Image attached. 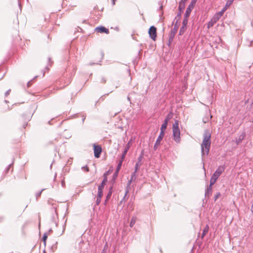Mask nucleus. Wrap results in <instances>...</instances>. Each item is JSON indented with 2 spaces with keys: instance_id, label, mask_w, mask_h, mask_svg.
Instances as JSON below:
<instances>
[{
  "instance_id": "nucleus-1",
  "label": "nucleus",
  "mask_w": 253,
  "mask_h": 253,
  "mask_svg": "<svg viewBox=\"0 0 253 253\" xmlns=\"http://www.w3.org/2000/svg\"><path fill=\"white\" fill-rule=\"evenodd\" d=\"M211 133L207 131L205 133L204 139L201 145L203 154L207 155L209 152L211 146Z\"/></svg>"
},
{
  "instance_id": "nucleus-2",
  "label": "nucleus",
  "mask_w": 253,
  "mask_h": 253,
  "mask_svg": "<svg viewBox=\"0 0 253 253\" xmlns=\"http://www.w3.org/2000/svg\"><path fill=\"white\" fill-rule=\"evenodd\" d=\"M172 136L173 140L176 143L180 142V131L178 126V122L177 120L175 121L174 123L172 125Z\"/></svg>"
},
{
  "instance_id": "nucleus-3",
  "label": "nucleus",
  "mask_w": 253,
  "mask_h": 253,
  "mask_svg": "<svg viewBox=\"0 0 253 253\" xmlns=\"http://www.w3.org/2000/svg\"><path fill=\"white\" fill-rule=\"evenodd\" d=\"M148 34L150 38L154 41H155L157 39V28L152 26H151L148 31Z\"/></svg>"
},
{
  "instance_id": "nucleus-4",
  "label": "nucleus",
  "mask_w": 253,
  "mask_h": 253,
  "mask_svg": "<svg viewBox=\"0 0 253 253\" xmlns=\"http://www.w3.org/2000/svg\"><path fill=\"white\" fill-rule=\"evenodd\" d=\"M94 156L96 158L100 157L102 149L101 146L94 144L93 145Z\"/></svg>"
},
{
  "instance_id": "nucleus-5",
  "label": "nucleus",
  "mask_w": 253,
  "mask_h": 253,
  "mask_svg": "<svg viewBox=\"0 0 253 253\" xmlns=\"http://www.w3.org/2000/svg\"><path fill=\"white\" fill-rule=\"evenodd\" d=\"M197 0H192L190 4L189 5L188 7H187L185 13L184 14V16H186L187 17H189L190 15V14L192 11V10L193 9L194 7L195 6V5L197 2Z\"/></svg>"
},
{
  "instance_id": "nucleus-6",
  "label": "nucleus",
  "mask_w": 253,
  "mask_h": 253,
  "mask_svg": "<svg viewBox=\"0 0 253 253\" xmlns=\"http://www.w3.org/2000/svg\"><path fill=\"white\" fill-rule=\"evenodd\" d=\"M226 10V8L223 7L221 11L215 13L212 18L213 20H214L216 23L220 18V17L223 15V13Z\"/></svg>"
},
{
  "instance_id": "nucleus-7",
  "label": "nucleus",
  "mask_w": 253,
  "mask_h": 253,
  "mask_svg": "<svg viewBox=\"0 0 253 253\" xmlns=\"http://www.w3.org/2000/svg\"><path fill=\"white\" fill-rule=\"evenodd\" d=\"M113 171V169H109L108 170L106 173L104 174L103 175V180L102 181L101 184H100L99 186H102L103 187H104L105 185L106 184V183L107 181V176L109 175Z\"/></svg>"
},
{
  "instance_id": "nucleus-8",
  "label": "nucleus",
  "mask_w": 253,
  "mask_h": 253,
  "mask_svg": "<svg viewBox=\"0 0 253 253\" xmlns=\"http://www.w3.org/2000/svg\"><path fill=\"white\" fill-rule=\"evenodd\" d=\"M224 170V169L223 167H218V169L212 175V176L214 177L215 178L217 179L219 176L223 172Z\"/></svg>"
},
{
  "instance_id": "nucleus-9",
  "label": "nucleus",
  "mask_w": 253,
  "mask_h": 253,
  "mask_svg": "<svg viewBox=\"0 0 253 253\" xmlns=\"http://www.w3.org/2000/svg\"><path fill=\"white\" fill-rule=\"evenodd\" d=\"M95 31L99 33H105L107 34L109 33V30L103 26L96 27L95 29Z\"/></svg>"
},
{
  "instance_id": "nucleus-10",
  "label": "nucleus",
  "mask_w": 253,
  "mask_h": 253,
  "mask_svg": "<svg viewBox=\"0 0 253 253\" xmlns=\"http://www.w3.org/2000/svg\"><path fill=\"white\" fill-rule=\"evenodd\" d=\"M164 134H165V133H163V132H160V134L158 138H157L156 142L155 143V144L154 145L155 149H156L157 146L160 144L161 141H162V140L163 139V138L164 136Z\"/></svg>"
},
{
  "instance_id": "nucleus-11",
  "label": "nucleus",
  "mask_w": 253,
  "mask_h": 253,
  "mask_svg": "<svg viewBox=\"0 0 253 253\" xmlns=\"http://www.w3.org/2000/svg\"><path fill=\"white\" fill-rule=\"evenodd\" d=\"M177 27L176 26V25H175L174 28L171 30V31L170 32V36H169V41L173 40V39L175 36V35L177 32Z\"/></svg>"
},
{
  "instance_id": "nucleus-12",
  "label": "nucleus",
  "mask_w": 253,
  "mask_h": 253,
  "mask_svg": "<svg viewBox=\"0 0 253 253\" xmlns=\"http://www.w3.org/2000/svg\"><path fill=\"white\" fill-rule=\"evenodd\" d=\"M104 187H103L102 186H99L98 189V193H97V197L99 198H102L103 196V193L102 190L103 189Z\"/></svg>"
},
{
  "instance_id": "nucleus-13",
  "label": "nucleus",
  "mask_w": 253,
  "mask_h": 253,
  "mask_svg": "<svg viewBox=\"0 0 253 253\" xmlns=\"http://www.w3.org/2000/svg\"><path fill=\"white\" fill-rule=\"evenodd\" d=\"M129 148H130V142H128V143L127 144V145H126V149L122 155V160L124 159V158L126 156V155L128 150L129 149Z\"/></svg>"
},
{
  "instance_id": "nucleus-14",
  "label": "nucleus",
  "mask_w": 253,
  "mask_h": 253,
  "mask_svg": "<svg viewBox=\"0 0 253 253\" xmlns=\"http://www.w3.org/2000/svg\"><path fill=\"white\" fill-rule=\"evenodd\" d=\"M245 133H242L239 136L238 139H236V143L237 144H239L241 142V141L244 139L245 137Z\"/></svg>"
},
{
  "instance_id": "nucleus-15",
  "label": "nucleus",
  "mask_w": 253,
  "mask_h": 253,
  "mask_svg": "<svg viewBox=\"0 0 253 253\" xmlns=\"http://www.w3.org/2000/svg\"><path fill=\"white\" fill-rule=\"evenodd\" d=\"M187 0H181L179 5V8L181 10L183 9L185 7V3Z\"/></svg>"
},
{
  "instance_id": "nucleus-16",
  "label": "nucleus",
  "mask_w": 253,
  "mask_h": 253,
  "mask_svg": "<svg viewBox=\"0 0 253 253\" xmlns=\"http://www.w3.org/2000/svg\"><path fill=\"white\" fill-rule=\"evenodd\" d=\"M209 226L208 225H206L204 229L202 238H204V237L207 234V233L209 231Z\"/></svg>"
},
{
  "instance_id": "nucleus-17",
  "label": "nucleus",
  "mask_w": 253,
  "mask_h": 253,
  "mask_svg": "<svg viewBox=\"0 0 253 253\" xmlns=\"http://www.w3.org/2000/svg\"><path fill=\"white\" fill-rule=\"evenodd\" d=\"M136 220H137V217H136L133 216V217H132V218L131 219V221H130V226L131 227H132L134 226V225L135 224Z\"/></svg>"
},
{
  "instance_id": "nucleus-18",
  "label": "nucleus",
  "mask_w": 253,
  "mask_h": 253,
  "mask_svg": "<svg viewBox=\"0 0 253 253\" xmlns=\"http://www.w3.org/2000/svg\"><path fill=\"white\" fill-rule=\"evenodd\" d=\"M234 0H227L224 7L226 8V9L227 10V9L232 4Z\"/></svg>"
},
{
  "instance_id": "nucleus-19",
  "label": "nucleus",
  "mask_w": 253,
  "mask_h": 253,
  "mask_svg": "<svg viewBox=\"0 0 253 253\" xmlns=\"http://www.w3.org/2000/svg\"><path fill=\"white\" fill-rule=\"evenodd\" d=\"M168 125V123L166 122H164V124L162 125L161 128V132H163V133H165V130L167 128Z\"/></svg>"
},
{
  "instance_id": "nucleus-20",
  "label": "nucleus",
  "mask_w": 253,
  "mask_h": 253,
  "mask_svg": "<svg viewBox=\"0 0 253 253\" xmlns=\"http://www.w3.org/2000/svg\"><path fill=\"white\" fill-rule=\"evenodd\" d=\"M215 23L216 22L211 18V21L209 22V23H208V28L210 29L211 27H212Z\"/></svg>"
},
{
  "instance_id": "nucleus-21",
  "label": "nucleus",
  "mask_w": 253,
  "mask_h": 253,
  "mask_svg": "<svg viewBox=\"0 0 253 253\" xmlns=\"http://www.w3.org/2000/svg\"><path fill=\"white\" fill-rule=\"evenodd\" d=\"M186 28H187V27H185V26H182L180 29V31H179V34L180 35H182L184 34V33L185 32L186 30Z\"/></svg>"
},
{
  "instance_id": "nucleus-22",
  "label": "nucleus",
  "mask_w": 253,
  "mask_h": 253,
  "mask_svg": "<svg viewBox=\"0 0 253 253\" xmlns=\"http://www.w3.org/2000/svg\"><path fill=\"white\" fill-rule=\"evenodd\" d=\"M188 17L185 16V17L182 22V26L186 27L188 23Z\"/></svg>"
},
{
  "instance_id": "nucleus-23",
  "label": "nucleus",
  "mask_w": 253,
  "mask_h": 253,
  "mask_svg": "<svg viewBox=\"0 0 253 253\" xmlns=\"http://www.w3.org/2000/svg\"><path fill=\"white\" fill-rule=\"evenodd\" d=\"M216 180L217 179L212 176L210 180V186H212V185H213L215 183Z\"/></svg>"
},
{
  "instance_id": "nucleus-24",
  "label": "nucleus",
  "mask_w": 253,
  "mask_h": 253,
  "mask_svg": "<svg viewBox=\"0 0 253 253\" xmlns=\"http://www.w3.org/2000/svg\"><path fill=\"white\" fill-rule=\"evenodd\" d=\"M212 118V116L211 115H210V117H205L204 118H203V122L204 123H206L207 122H208L209 121V120L211 119Z\"/></svg>"
},
{
  "instance_id": "nucleus-25",
  "label": "nucleus",
  "mask_w": 253,
  "mask_h": 253,
  "mask_svg": "<svg viewBox=\"0 0 253 253\" xmlns=\"http://www.w3.org/2000/svg\"><path fill=\"white\" fill-rule=\"evenodd\" d=\"M172 118V115L171 114H169L165 119L164 122H166L168 123L169 120Z\"/></svg>"
},
{
  "instance_id": "nucleus-26",
  "label": "nucleus",
  "mask_w": 253,
  "mask_h": 253,
  "mask_svg": "<svg viewBox=\"0 0 253 253\" xmlns=\"http://www.w3.org/2000/svg\"><path fill=\"white\" fill-rule=\"evenodd\" d=\"M47 238V236L46 234H44L42 237V241L43 242L44 246H46V241Z\"/></svg>"
},
{
  "instance_id": "nucleus-27",
  "label": "nucleus",
  "mask_w": 253,
  "mask_h": 253,
  "mask_svg": "<svg viewBox=\"0 0 253 253\" xmlns=\"http://www.w3.org/2000/svg\"><path fill=\"white\" fill-rule=\"evenodd\" d=\"M112 195V192L110 191L107 195L106 202L109 200Z\"/></svg>"
},
{
  "instance_id": "nucleus-28",
  "label": "nucleus",
  "mask_w": 253,
  "mask_h": 253,
  "mask_svg": "<svg viewBox=\"0 0 253 253\" xmlns=\"http://www.w3.org/2000/svg\"><path fill=\"white\" fill-rule=\"evenodd\" d=\"M101 198H99L98 197H97V199H96V205H98L100 202H101Z\"/></svg>"
},
{
  "instance_id": "nucleus-29",
  "label": "nucleus",
  "mask_w": 253,
  "mask_h": 253,
  "mask_svg": "<svg viewBox=\"0 0 253 253\" xmlns=\"http://www.w3.org/2000/svg\"><path fill=\"white\" fill-rule=\"evenodd\" d=\"M123 161V160L122 159L121 161L118 164L117 167L119 168V169H121Z\"/></svg>"
},
{
  "instance_id": "nucleus-30",
  "label": "nucleus",
  "mask_w": 253,
  "mask_h": 253,
  "mask_svg": "<svg viewBox=\"0 0 253 253\" xmlns=\"http://www.w3.org/2000/svg\"><path fill=\"white\" fill-rule=\"evenodd\" d=\"M220 196V193H217L215 196V200H216L217 198H219V197Z\"/></svg>"
},
{
  "instance_id": "nucleus-31",
  "label": "nucleus",
  "mask_w": 253,
  "mask_h": 253,
  "mask_svg": "<svg viewBox=\"0 0 253 253\" xmlns=\"http://www.w3.org/2000/svg\"><path fill=\"white\" fill-rule=\"evenodd\" d=\"M112 0V4L115 5L116 0Z\"/></svg>"
},
{
  "instance_id": "nucleus-32",
  "label": "nucleus",
  "mask_w": 253,
  "mask_h": 253,
  "mask_svg": "<svg viewBox=\"0 0 253 253\" xmlns=\"http://www.w3.org/2000/svg\"><path fill=\"white\" fill-rule=\"evenodd\" d=\"M119 171V170H116V172H115V173H116V176H117V175H118V173Z\"/></svg>"
},
{
  "instance_id": "nucleus-33",
  "label": "nucleus",
  "mask_w": 253,
  "mask_h": 253,
  "mask_svg": "<svg viewBox=\"0 0 253 253\" xmlns=\"http://www.w3.org/2000/svg\"><path fill=\"white\" fill-rule=\"evenodd\" d=\"M137 169H138V164H136V166H135L136 170Z\"/></svg>"
},
{
  "instance_id": "nucleus-34",
  "label": "nucleus",
  "mask_w": 253,
  "mask_h": 253,
  "mask_svg": "<svg viewBox=\"0 0 253 253\" xmlns=\"http://www.w3.org/2000/svg\"><path fill=\"white\" fill-rule=\"evenodd\" d=\"M26 126H27V124H24L23 126L24 128H25L26 127Z\"/></svg>"
},
{
  "instance_id": "nucleus-35",
  "label": "nucleus",
  "mask_w": 253,
  "mask_h": 253,
  "mask_svg": "<svg viewBox=\"0 0 253 253\" xmlns=\"http://www.w3.org/2000/svg\"><path fill=\"white\" fill-rule=\"evenodd\" d=\"M62 185L63 186V185L65 184L64 182V181H62Z\"/></svg>"
},
{
  "instance_id": "nucleus-36",
  "label": "nucleus",
  "mask_w": 253,
  "mask_h": 253,
  "mask_svg": "<svg viewBox=\"0 0 253 253\" xmlns=\"http://www.w3.org/2000/svg\"><path fill=\"white\" fill-rule=\"evenodd\" d=\"M120 169H119V168H118V167H117V168L116 170H119H119H120Z\"/></svg>"
},
{
  "instance_id": "nucleus-37",
  "label": "nucleus",
  "mask_w": 253,
  "mask_h": 253,
  "mask_svg": "<svg viewBox=\"0 0 253 253\" xmlns=\"http://www.w3.org/2000/svg\"><path fill=\"white\" fill-rule=\"evenodd\" d=\"M114 176H115V177H117V176H116V173H115Z\"/></svg>"
}]
</instances>
